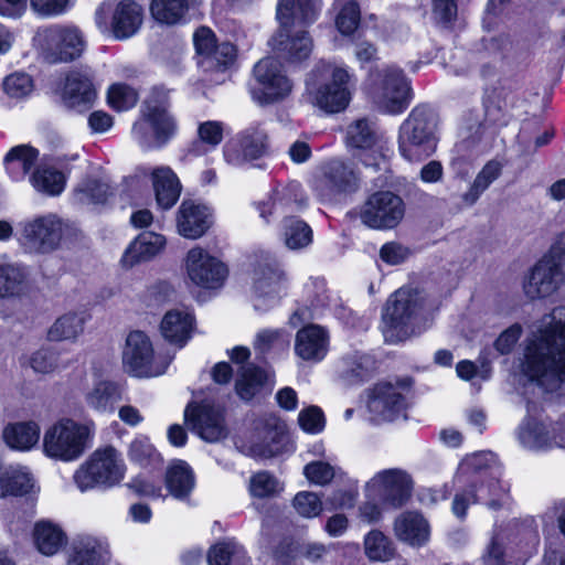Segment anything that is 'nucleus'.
Returning a JSON list of instances; mask_svg holds the SVG:
<instances>
[{"instance_id":"obj_61","label":"nucleus","mask_w":565,"mask_h":565,"mask_svg":"<svg viewBox=\"0 0 565 565\" xmlns=\"http://www.w3.org/2000/svg\"><path fill=\"white\" fill-rule=\"evenodd\" d=\"M301 429L308 434H319L326 426L323 412L318 406H309L298 415Z\"/></svg>"},{"instance_id":"obj_44","label":"nucleus","mask_w":565,"mask_h":565,"mask_svg":"<svg viewBox=\"0 0 565 565\" xmlns=\"http://www.w3.org/2000/svg\"><path fill=\"white\" fill-rule=\"evenodd\" d=\"M33 487V479L25 467H9L0 476V497L22 495Z\"/></svg>"},{"instance_id":"obj_36","label":"nucleus","mask_w":565,"mask_h":565,"mask_svg":"<svg viewBox=\"0 0 565 565\" xmlns=\"http://www.w3.org/2000/svg\"><path fill=\"white\" fill-rule=\"evenodd\" d=\"M33 541L41 554L52 556L66 544V535L60 525L41 520L34 525Z\"/></svg>"},{"instance_id":"obj_64","label":"nucleus","mask_w":565,"mask_h":565,"mask_svg":"<svg viewBox=\"0 0 565 565\" xmlns=\"http://www.w3.org/2000/svg\"><path fill=\"white\" fill-rule=\"evenodd\" d=\"M3 89L12 98H22L32 90V79L26 74L9 75L3 82Z\"/></svg>"},{"instance_id":"obj_13","label":"nucleus","mask_w":565,"mask_h":565,"mask_svg":"<svg viewBox=\"0 0 565 565\" xmlns=\"http://www.w3.org/2000/svg\"><path fill=\"white\" fill-rule=\"evenodd\" d=\"M409 86L402 70L385 66L372 75L371 95L380 110L399 114L408 105Z\"/></svg>"},{"instance_id":"obj_14","label":"nucleus","mask_w":565,"mask_h":565,"mask_svg":"<svg viewBox=\"0 0 565 565\" xmlns=\"http://www.w3.org/2000/svg\"><path fill=\"white\" fill-rule=\"evenodd\" d=\"M413 479L403 469L392 468L376 472L365 484V497L392 508H401L412 495Z\"/></svg>"},{"instance_id":"obj_52","label":"nucleus","mask_w":565,"mask_h":565,"mask_svg":"<svg viewBox=\"0 0 565 565\" xmlns=\"http://www.w3.org/2000/svg\"><path fill=\"white\" fill-rule=\"evenodd\" d=\"M128 458L141 467H156L162 462L160 454L147 436H136L129 445Z\"/></svg>"},{"instance_id":"obj_41","label":"nucleus","mask_w":565,"mask_h":565,"mask_svg":"<svg viewBox=\"0 0 565 565\" xmlns=\"http://www.w3.org/2000/svg\"><path fill=\"white\" fill-rule=\"evenodd\" d=\"M381 139V132L375 121L367 118H360L348 126L347 141L350 146L359 149H370Z\"/></svg>"},{"instance_id":"obj_19","label":"nucleus","mask_w":565,"mask_h":565,"mask_svg":"<svg viewBox=\"0 0 565 565\" xmlns=\"http://www.w3.org/2000/svg\"><path fill=\"white\" fill-rule=\"evenodd\" d=\"M125 370L135 377H152L164 372L154 360L153 347L148 335L141 331L128 334L122 352Z\"/></svg>"},{"instance_id":"obj_63","label":"nucleus","mask_w":565,"mask_h":565,"mask_svg":"<svg viewBox=\"0 0 565 565\" xmlns=\"http://www.w3.org/2000/svg\"><path fill=\"white\" fill-rule=\"evenodd\" d=\"M360 23V10L355 2H348L339 12L335 24L338 30L349 35L353 33Z\"/></svg>"},{"instance_id":"obj_20","label":"nucleus","mask_w":565,"mask_h":565,"mask_svg":"<svg viewBox=\"0 0 565 565\" xmlns=\"http://www.w3.org/2000/svg\"><path fill=\"white\" fill-rule=\"evenodd\" d=\"M185 268L193 284L207 289L222 287L228 274L220 259L199 246L188 252Z\"/></svg>"},{"instance_id":"obj_5","label":"nucleus","mask_w":565,"mask_h":565,"mask_svg":"<svg viewBox=\"0 0 565 565\" xmlns=\"http://www.w3.org/2000/svg\"><path fill=\"white\" fill-rule=\"evenodd\" d=\"M426 297L417 289L401 288L387 300L382 315V332L387 343L405 341L416 332Z\"/></svg>"},{"instance_id":"obj_8","label":"nucleus","mask_w":565,"mask_h":565,"mask_svg":"<svg viewBox=\"0 0 565 565\" xmlns=\"http://www.w3.org/2000/svg\"><path fill=\"white\" fill-rule=\"evenodd\" d=\"M294 87V81L284 65L269 56L255 64L248 92L257 105L269 106L286 100L292 94Z\"/></svg>"},{"instance_id":"obj_49","label":"nucleus","mask_w":565,"mask_h":565,"mask_svg":"<svg viewBox=\"0 0 565 565\" xmlns=\"http://www.w3.org/2000/svg\"><path fill=\"white\" fill-rule=\"evenodd\" d=\"M364 551L372 562H388L395 556L393 542L381 531L372 530L364 537Z\"/></svg>"},{"instance_id":"obj_26","label":"nucleus","mask_w":565,"mask_h":565,"mask_svg":"<svg viewBox=\"0 0 565 565\" xmlns=\"http://www.w3.org/2000/svg\"><path fill=\"white\" fill-rule=\"evenodd\" d=\"M213 224L210 207L193 200H184L177 212L178 233L189 239L203 236Z\"/></svg>"},{"instance_id":"obj_48","label":"nucleus","mask_w":565,"mask_h":565,"mask_svg":"<svg viewBox=\"0 0 565 565\" xmlns=\"http://www.w3.org/2000/svg\"><path fill=\"white\" fill-rule=\"evenodd\" d=\"M188 9L189 0H152L150 7L152 17L169 25L184 21Z\"/></svg>"},{"instance_id":"obj_12","label":"nucleus","mask_w":565,"mask_h":565,"mask_svg":"<svg viewBox=\"0 0 565 565\" xmlns=\"http://www.w3.org/2000/svg\"><path fill=\"white\" fill-rule=\"evenodd\" d=\"M95 23L103 34L119 41L127 40L139 31L142 9L131 0L119 1L114 8L103 3L96 9Z\"/></svg>"},{"instance_id":"obj_59","label":"nucleus","mask_w":565,"mask_h":565,"mask_svg":"<svg viewBox=\"0 0 565 565\" xmlns=\"http://www.w3.org/2000/svg\"><path fill=\"white\" fill-rule=\"evenodd\" d=\"M294 508L301 516L312 519L321 513L322 502L316 493L301 491L294 498Z\"/></svg>"},{"instance_id":"obj_17","label":"nucleus","mask_w":565,"mask_h":565,"mask_svg":"<svg viewBox=\"0 0 565 565\" xmlns=\"http://www.w3.org/2000/svg\"><path fill=\"white\" fill-rule=\"evenodd\" d=\"M403 199L392 191H377L369 196L361 209L363 224L374 230H392L405 215Z\"/></svg>"},{"instance_id":"obj_31","label":"nucleus","mask_w":565,"mask_h":565,"mask_svg":"<svg viewBox=\"0 0 565 565\" xmlns=\"http://www.w3.org/2000/svg\"><path fill=\"white\" fill-rule=\"evenodd\" d=\"M194 317L191 312L181 309L168 311L160 323L162 337L179 348H182L191 338Z\"/></svg>"},{"instance_id":"obj_22","label":"nucleus","mask_w":565,"mask_h":565,"mask_svg":"<svg viewBox=\"0 0 565 565\" xmlns=\"http://www.w3.org/2000/svg\"><path fill=\"white\" fill-rule=\"evenodd\" d=\"M315 191L323 199L339 193L353 192L358 189V177L354 170L341 160H330L320 169L313 180Z\"/></svg>"},{"instance_id":"obj_51","label":"nucleus","mask_w":565,"mask_h":565,"mask_svg":"<svg viewBox=\"0 0 565 565\" xmlns=\"http://www.w3.org/2000/svg\"><path fill=\"white\" fill-rule=\"evenodd\" d=\"M475 501L486 504L491 510H499L509 502V484L491 479L476 490Z\"/></svg>"},{"instance_id":"obj_15","label":"nucleus","mask_w":565,"mask_h":565,"mask_svg":"<svg viewBox=\"0 0 565 565\" xmlns=\"http://www.w3.org/2000/svg\"><path fill=\"white\" fill-rule=\"evenodd\" d=\"M412 386V380L406 377L392 382H381L374 386L367 402L371 420L374 423L393 422L405 417L407 407L405 392Z\"/></svg>"},{"instance_id":"obj_18","label":"nucleus","mask_w":565,"mask_h":565,"mask_svg":"<svg viewBox=\"0 0 565 565\" xmlns=\"http://www.w3.org/2000/svg\"><path fill=\"white\" fill-rule=\"evenodd\" d=\"M268 149V135L263 124L255 122L242 130L223 148L224 160L242 167L263 157Z\"/></svg>"},{"instance_id":"obj_60","label":"nucleus","mask_w":565,"mask_h":565,"mask_svg":"<svg viewBox=\"0 0 565 565\" xmlns=\"http://www.w3.org/2000/svg\"><path fill=\"white\" fill-rule=\"evenodd\" d=\"M507 539L508 535L503 530L495 529L493 531L490 543L488 544L483 555L484 565H507L503 548V543Z\"/></svg>"},{"instance_id":"obj_40","label":"nucleus","mask_w":565,"mask_h":565,"mask_svg":"<svg viewBox=\"0 0 565 565\" xmlns=\"http://www.w3.org/2000/svg\"><path fill=\"white\" fill-rule=\"evenodd\" d=\"M199 140L193 142L188 152L191 156L199 157L206 151L215 149L224 138V124L217 120H207L199 124Z\"/></svg>"},{"instance_id":"obj_33","label":"nucleus","mask_w":565,"mask_h":565,"mask_svg":"<svg viewBox=\"0 0 565 565\" xmlns=\"http://www.w3.org/2000/svg\"><path fill=\"white\" fill-rule=\"evenodd\" d=\"M164 483L174 499L185 501L195 487L194 472L185 461L175 460L167 469Z\"/></svg>"},{"instance_id":"obj_58","label":"nucleus","mask_w":565,"mask_h":565,"mask_svg":"<svg viewBox=\"0 0 565 565\" xmlns=\"http://www.w3.org/2000/svg\"><path fill=\"white\" fill-rule=\"evenodd\" d=\"M107 99L111 108L118 111H125L136 105L138 94L127 84L117 83L109 87Z\"/></svg>"},{"instance_id":"obj_1","label":"nucleus","mask_w":565,"mask_h":565,"mask_svg":"<svg viewBox=\"0 0 565 565\" xmlns=\"http://www.w3.org/2000/svg\"><path fill=\"white\" fill-rule=\"evenodd\" d=\"M521 371L543 391L565 393V306L555 307L532 324Z\"/></svg>"},{"instance_id":"obj_27","label":"nucleus","mask_w":565,"mask_h":565,"mask_svg":"<svg viewBox=\"0 0 565 565\" xmlns=\"http://www.w3.org/2000/svg\"><path fill=\"white\" fill-rule=\"evenodd\" d=\"M95 98L96 90L89 72L73 71L67 74L62 99L68 108L83 111L93 105Z\"/></svg>"},{"instance_id":"obj_16","label":"nucleus","mask_w":565,"mask_h":565,"mask_svg":"<svg viewBox=\"0 0 565 565\" xmlns=\"http://www.w3.org/2000/svg\"><path fill=\"white\" fill-rule=\"evenodd\" d=\"M42 54L47 63L71 62L79 57L85 40L77 28L54 25L38 32Z\"/></svg>"},{"instance_id":"obj_29","label":"nucleus","mask_w":565,"mask_h":565,"mask_svg":"<svg viewBox=\"0 0 565 565\" xmlns=\"http://www.w3.org/2000/svg\"><path fill=\"white\" fill-rule=\"evenodd\" d=\"M393 532L398 541L413 547H422L429 541L430 526L419 512L405 511L395 518Z\"/></svg>"},{"instance_id":"obj_54","label":"nucleus","mask_w":565,"mask_h":565,"mask_svg":"<svg viewBox=\"0 0 565 565\" xmlns=\"http://www.w3.org/2000/svg\"><path fill=\"white\" fill-rule=\"evenodd\" d=\"M236 50L230 42L217 44L205 57L199 60L201 67L209 71H224L235 60Z\"/></svg>"},{"instance_id":"obj_34","label":"nucleus","mask_w":565,"mask_h":565,"mask_svg":"<svg viewBox=\"0 0 565 565\" xmlns=\"http://www.w3.org/2000/svg\"><path fill=\"white\" fill-rule=\"evenodd\" d=\"M166 239L162 235L153 232L141 233L126 249L121 263L126 267L148 260L157 255L164 246Z\"/></svg>"},{"instance_id":"obj_39","label":"nucleus","mask_w":565,"mask_h":565,"mask_svg":"<svg viewBox=\"0 0 565 565\" xmlns=\"http://www.w3.org/2000/svg\"><path fill=\"white\" fill-rule=\"evenodd\" d=\"M3 438L12 449L29 450L40 439V427L34 422L12 424L3 430Z\"/></svg>"},{"instance_id":"obj_24","label":"nucleus","mask_w":565,"mask_h":565,"mask_svg":"<svg viewBox=\"0 0 565 565\" xmlns=\"http://www.w3.org/2000/svg\"><path fill=\"white\" fill-rule=\"evenodd\" d=\"M307 205V199L303 195L300 183L292 181L276 189L268 202L259 203L258 210L260 217L265 222L270 221V216L290 217L289 214L300 212Z\"/></svg>"},{"instance_id":"obj_62","label":"nucleus","mask_w":565,"mask_h":565,"mask_svg":"<svg viewBox=\"0 0 565 565\" xmlns=\"http://www.w3.org/2000/svg\"><path fill=\"white\" fill-rule=\"evenodd\" d=\"M60 354L51 349H40L30 359L31 367L38 373H51L60 367Z\"/></svg>"},{"instance_id":"obj_28","label":"nucleus","mask_w":565,"mask_h":565,"mask_svg":"<svg viewBox=\"0 0 565 565\" xmlns=\"http://www.w3.org/2000/svg\"><path fill=\"white\" fill-rule=\"evenodd\" d=\"M109 559L108 543L93 535L76 536L68 551V565H106Z\"/></svg>"},{"instance_id":"obj_42","label":"nucleus","mask_w":565,"mask_h":565,"mask_svg":"<svg viewBox=\"0 0 565 565\" xmlns=\"http://www.w3.org/2000/svg\"><path fill=\"white\" fill-rule=\"evenodd\" d=\"M209 565H249V558L242 545L224 541L213 545L207 553Z\"/></svg>"},{"instance_id":"obj_2","label":"nucleus","mask_w":565,"mask_h":565,"mask_svg":"<svg viewBox=\"0 0 565 565\" xmlns=\"http://www.w3.org/2000/svg\"><path fill=\"white\" fill-rule=\"evenodd\" d=\"M321 9V0H279L277 19L280 30L273 38V47L291 64L307 60L312 51V41L306 31L290 32L296 23H309L316 20Z\"/></svg>"},{"instance_id":"obj_50","label":"nucleus","mask_w":565,"mask_h":565,"mask_svg":"<svg viewBox=\"0 0 565 565\" xmlns=\"http://www.w3.org/2000/svg\"><path fill=\"white\" fill-rule=\"evenodd\" d=\"M65 175L49 167H39L31 177L34 189L47 195H60L65 188Z\"/></svg>"},{"instance_id":"obj_45","label":"nucleus","mask_w":565,"mask_h":565,"mask_svg":"<svg viewBox=\"0 0 565 565\" xmlns=\"http://www.w3.org/2000/svg\"><path fill=\"white\" fill-rule=\"evenodd\" d=\"M502 166L499 161L491 160L476 175L469 190L463 193L462 201L468 204H475L481 194L500 177Z\"/></svg>"},{"instance_id":"obj_21","label":"nucleus","mask_w":565,"mask_h":565,"mask_svg":"<svg viewBox=\"0 0 565 565\" xmlns=\"http://www.w3.org/2000/svg\"><path fill=\"white\" fill-rule=\"evenodd\" d=\"M285 274L278 264H266L255 273L252 301L254 309L267 312L278 305L285 289Z\"/></svg>"},{"instance_id":"obj_46","label":"nucleus","mask_w":565,"mask_h":565,"mask_svg":"<svg viewBox=\"0 0 565 565\" xmlns=\"http://www.w3.org/2000/svg\"><path fill=\"white\" fill-rule=\"evenodd\" d=\"M85 320L76 313H66L57 318L47 331L50 341H74L84 331Z\"/></svg>"},{"instance_id":"obj_53","label":"nucleus","mask_w":565,"mask_h":565,"mask_svg":"<svg viewBox=\"0 0 565 565\" xmlns=\"http://www.w3.org/2000/svg\"><path fill=\"white\" fill-rule=\"evenodd\" d=\"M256 430L263 440L260 444L253 445L249 454L253 457H270L273 455V449L269 444L276 440L278 434L282 431V426L276 418L270 417L268 419L259 420L256 425Z\"/></svg>"},{"instance_id":"obj_30","label":"nucleus","mask_w":565,"mask_h":565,"mask_svg":"<svg viewBox=\"0 0 565 565\" xmlns=\"http://www.w3.org/2000/svg\"><path fill=\"white\" fill-rule=\"evenodd\" d=\"M329 351V333L318 324L301 328L295 340V353L305 361L320 362Z\"/></svg>"},{"instance_id":"obj_4","label":"nucleus","mask_w":565,"mask_h":565,"mask_svg":"<svg viewBox=\"0 0 565 565\" xmlns=\"http://www.w3.org/2000/svg\"><path fill=\"white\" fill-rule=\"evenodd\" d=\"M95 431L94 422L81 423L73 418H60L45 429L42 451L52 460L76 461L92 447Z\"/></svg>"},{"instance_id":"obj_7","label":"nucleus","mask_w":565,"mask_h":565,"mask_svg":"<svg viewBox=\"0 0 565 565\" xmlns=\"http://www.w3.org/2000/svg\"><path fill=\"white\" fill-rule=\"evenodd\" d=\"M126 465L121 454L113 446L95 449L77 468L73 479L84 492L97 487L111 488L125 477Z\"/></svg>"},{"instance_id":"obj_9","label":"nucleus","mask_w":565,"mask_h":565,"mask_svg":"<svg viewBox=\"0 0 565 565\" xmlns=\"http://www.w3.org/2000/svg\"><path fill=\"white\" fill-rule=\"evenodd\" d=\"M437 148L435 127L424 108H415L403 121L398 134V151L408 162H420Z\"/></svg>"},{"instance_id":"obj_56","label":"nucleus","mask_w":565,"mask_h":565,"mask_svg":"<svg viewBox=\"0 0 565 565\" xmlns=\"http://www.w3.org/2000/svg\"><path fill=\"white\" fill-rule=\"evenodd\" d=\"M77 191L82 195L81 201L94 204L106 203L108 198L114 194L113 188L107 181L95 178H87Z\"/></svg>"},{"instance_id":"obj_3","label":"nucleus","mask_w":565,"mask_h":565,"mask_svg":"<svg viewBox=\"0 0 565 565\" xmlns=\"http://www.w3.org/2000/svg\"><path fill=\"white\" fill-rule=\"evenodd\" d=\"M178 129L174 116L169 111V94L156 87L143 100L140 117L132 126V138L145 150L160 149L175 135Z\"/></svg>"},{"instance_id":"obj_38","label":"nucleus","mask_w":565,"mask_h":565,"mask_svg":"<svg viewBox=\"0 0 565 565\" xmlns=\"http://www.w3.org/2000/svg\"><path fill=\"white\" fill-rule=\"evenodd\" d=\"M121 399L118 385L110 381H99L85 394L87 406L98 413L114 411L115 404Z\"/></svg>"},{"instance_id":"obj_43","label":"nucleus","mask_w":565,"mask_h":565,"mask_svg":"<svg viewBox=\"0 0 565 565\" xmlns=\"http://www.w3.org/2000/svg\"><path fill=\"white\" fill-rule=\"evenodd\" d=\"M282 238L291 250L305 249L313 241V232L308 223L297 217H286L282 224Z\"/></svg>"},{"instance_id":"obj_23","label":"nucleus","mask_w":565,"mask_h":565,"mask_svg":"<svg viewBox=\"0 0 565 565\" xmlns=\"http://www.w3.org/2000/svg\"><path fill=\"white\" fill-rule=\"evenodd\" d=\"M184 419L206 441L214 443L225 436L223 413L218 407L191 403L184 411Z\"/></svg>"},{"instance_id":"obj_25","label":"nucleus","mask_w":565,"mask_h":565,"mask_svg":"<svg viewBox=\"0 0 565 565\" xmlns=\"http://www.w3.org/2000/svg\"><path fill=\"white\" fill-rule=\"evenodd\" d=\"M521 444L529 449H543L553 446L563 447L565 425L563 422L547 426L543 422L527 418L519 429Z\"/></svg>"},{"instance_id":"obj_32","label":"nucleus","mask_w":565,"mask_h":565,"mask_svg":"<svg viewBox=\"0 0 565 565\" xmlns=\"http://www.w3.org/2000/svg\"><path fill=\"white\" fill-rule=\"evenodd\" d=\"M156 201L162 210L171 209L180 198L181 183L170 167H157L150 171Z\"/></svg>"},{"instance_id":"obj_47","label":"nucleus","mask_w":565,"mask_h":565,"mask_svg":"<svg viewBox=\"0 0 565 565\" xmlns=\"http://www.w3.org/2000/svg\"><path fill=\"white\" fill-rule=\"evenodd\" d=\"M266 381L265 372L252 364L243 365L235 383L237 395L244 401H250Z\"/></svg>"},{"instance_id":"obj_37","label":"nucleus","mask_w":565,"mask_h":565,"mask_svg":"<svg viewBox=\"0 0 565 565\" xmlns=\"http://www.w3.org/2000/svg\"><path fill=\"white\" fill-rule=\"evenodd\" d=\"M39 157V151L26 145H19L6 154L4 164L7 172L13 181H20L34 167Z\"/></svg>"},{"instance_id":"obj_55","label":"nucleus","mask_w":565,"mask_h":565,"mask_svg":"<svg viewBox=\"0 0 565 565\" xmlns=\"http://www.w3.org/2000/svg\"><path fill=\"white\" fill-rule=\"evenodd\" d=\"M248 490L252 497L265 499L277 495L282 490V486L275 476L267 471H259L250 477Z\"/></svg>"},{"instance_id":"obj_10","label":"nucleus","mask_w":565,"mask_h":565,"mask_svg":"<svg viewBox=\"0 0 565 565\" xmlns=\"http://www.w3.org/2000/svg\"><path fill=\"white\" fill-rule=\"evenodd\" d=\"M564 281L565 249L552 247L525 275L523 291L531 300L545 299L557 292Z\"/></svg>"},{"instance_id":"obj_11","label":"nucleus","mask_w":565,"mask_h":565,"mask_svg":"<svg viewBox=\"0 0 565 565\" xmlns=\"http://www.w3.org/2000/svg\"><path fill=\"white\" fill-rule=\"evenodd\" d=\"M67 227L60 216L47 213L22 222L18 239L25 252L44 255L60 247Z\"/></svg>"},{"instance_id":"obj_35","label":"nucleus","mask_w":565,"mask_h":565,"mask_svg":"<svg viewBox=\"0 0 565 565\" xmlns=\"http://www.w3.org/2000/svg\"><path fill=\"white\" fill-rule=\"evenodd\" d=\"M28 269L0 254V298L19 296L28 282Z\"/></svg>"},{"instance_id":"obj_6","label":"nucleus","mask_w":565,"mask_h":565,"mask_svg":"<svg viewBox=\"0 0 565 565\" xmlns=\"http://www.w3.org/2000/svg\"><path fill=\"white\" fill-rule=\"evenodd\" d=\"M352 76L343 67L327 66L306 82L309 102L326 114L343 111L352 97Z\"/></svg>"},{"instance_id":"obj_57","label":"nucleus","mask_w":565,"mask_h":565,"mask_svg":"<svg viewBox=\"0 0 565 565\" xmlns=\"http://www.w3.org/2000/svg\"><path fill=\"white\" fill-rule=\"evenodd\" d=\"M317 287L319 291L310 300V308L298 309L290 317V323L294 327H297L299 323L308 319H312L322 315L323 310L330 306V297L327 295V291L323 288V284L320 281Z\"/></svg>"}]
</instances>
